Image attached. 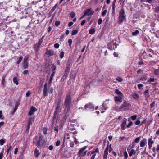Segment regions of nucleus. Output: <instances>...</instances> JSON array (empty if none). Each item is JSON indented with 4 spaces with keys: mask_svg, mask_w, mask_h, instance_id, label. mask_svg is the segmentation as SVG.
I'll return each instance as SVG.
<instances>
[{
    "mask_svg": "<svg viewBox=\"0 0 159 159\" xmlns=\"http://www.w3.org/2000/svg\"><path fill=\"white\" fill-rule=\"evenodd\" d=\"M12 148V147L11 146H10L9 147V148H8V149H7V155L9 152V150H10V149H11V148Z\"/></svg>",
    "mask_w": 159,
    "mask_h": 159,
    "instance_id": "nucleus-59",
    "label": "nucleus"
},
{
    "mask_svg": "<svg viewBox=\"0 0 159 159\" xmlns=\"http://www.w3.org/2000/svg\"><path fill=\"white\" fill-rule=\"evenodd\" d=\"M155 102L153 101L152 103L150 104V106L151 108L153 107L155 105Z\"/></svg>",
    "mask_w": 159,
    "mask_h": 159,
    "instance_id": "nucleus-58",
    "label": "nucleus"
},
{
    "mask_svg": "<svg viewBox=\"0 0 159 159\" xmlns=\"http://www.w3.org/2000/svg\"><path fill=\"white\" fill-rule=\"evenodd\" d=\"M132 96L133 98L136 100H138L139 98V95L136 93L133 94Z\"/></svg>",
    "mask_w": 159,
    "mask_h": 159,
    "instance_id": "nucleus-22",
    "label": "nucleus"
},
{
    "mask_svg": "<svg viewBox=\"0 0 159 159\" xmlns=\"http://www.w3.org/2000/svg\"><path fill=\"white\" fill-rule=\"evenodd\" d=\"M115 100L116 101L120 102H121L122 100V98L121 96H116L114 98Z\"/></svg>",
    "mask_w": 159,
    "mask_h": 159,
    "instance_id": "nucleus-12",
    "label": "nucleus"
},
{
    "mask_svg": "<svg viewBox=\"0 0 159 159\" xmlns=\"http://www.w3.org/2000/svg\"><path fill=\"white\" fill-rule=\"evenodd\" d=\"M116 80L119 82H121L122 81L123 79L120 77H118L116 79Z\"/></svg>",
    "mask_w": 159,
    "mask_h": 159,
    "instance_id": "nucleus-41",
    "label": "nucleus"
},
{
    "mask_svg": "<svg viewBox=\"0 0 159 159\" xmlns=\"http://www.w3.org/2000/svg\"><path fill=\"white\" fill-rule=\"evenodd\" d=\"M70 68L69 67H67L66 68V69L65 70V72L68 73L70 70Z\"/></svg>",
    "mask_w": 159,
    "mask_h": 159,
    "instance_id": "nucleus-61",
    "label": "nucleus"
},
{
    "mask_svg": "<svg viewBox=\"0 0 159 159\" xmlns=\"http://www.w3.org/2000/svg\"><path fill=\"white\" fill-rule=\"evenodd\" d=\"M22 59H23V57L22 56H20L19 57L18 60L17 61V62H16L17 64H19L21 61Z\"/></svg>",
    "mask_w": 159,
    "mask_h": 159,
    "instance_id": "nucleus-29",
    "label": "nucleus"
},
{
    "mask_svg": "<svg viewBox=\"0 0 159 159\" xmlns=\"http://www.w3.org/2000/svg\"><path fill=\"white\" fill-rule=\"evenodd\" d=\"M115 92L117 94L121 96H122V94L121 92L118 89H116Z\"/></svg>",
    "mask_w": 159,
    "mask_h": 159,
    "instance_id": "nucleus-26",
    "label": "nucleus"
},
{
    "mask_svg": "<svg viewBox=\"0 0 159 159\" xmlns=\"http://www.w3.org/2000/svg\"><path fill=\"white\" fill-rule=\"evenodd\" d=\"M107 12V10H104L102 13V16H104Z\"/></svg>",
    "mask_w": 159,
    "mask_h": 159,
    "instance_id": "nucleus-56",
    "label": "nucleus"
},
{
    "mask_svg": "<svg viewBox=\"0 0 159 159\" xmlns=\"http://www.w3.org/2000/svg\"><path fill=\"white\" fill-rule=\"evenodd\" d=\"M29 57L28 56H26L24 58V61H27Z\"/></svg>",
    "mask_w": 159,
    "mask_h": 159,
    "instance_id": "nucleus-52",
    "label": "nucleus"
},
{
    "mask_svg": "<svg viewBox=\"0 0 159 159\" xmlns=\"http://www.w3.org/2000/svg\"><path fill=\"white\" fill-rule=\"evenodd\" d=\"M98 106H96L95 107L93 105L90 104V109L93 110L95 109L96 110L98 109Z\"/></svg>",
    "mask_w": 159,
    "mask_h": 159,
    "instance_id": "nucleus-24",
    "label": "nucleus"
},
{
    "mask_svg": "<svg viewBox=\"0 0 159 159\" xmlns=\"http://www.w3.org/2000/svg\"><path fill=\"white\" fill-rule=\"evenodd\" d=\"M78 32V30H73L71 34L72 35H75L77 34Z\"/></svg>",
    "mask_w": 159,
    "mask_h": 159,
    "instance_id": "nucleus-30",
    "label": "nucleus"
},
{
    "mask_svg": "<svg viewBox=\"0 0 159 159\" xmlns=\"http://www.w3.org/2000/svg\"><path fill=\"white\" fill-rule=\"evenodd\" d=\"M89 9H88L84 13V16L86 15L89 16Z\"/></svg>",
    "mask_w": 159,
    "mask_h": 159,
    "instance_id": "nucleus-28",
    "label": "nucleus"
},
{
    "mask_svg": "<svg viewBox=\"0 0 159 159\" xmlns=\"http://www.w3.org/2000/svg\"><path fill=\"white\" fill-rule=\"evenodd\" d=\"M28 63L27 61H24L23 62V67L24 69H26L28 67Z\"/></svg>",
    "mask_w": 159,
    "mask_h": 159,
    "instance_id": "nucleus-18",
    "label": "nucleus"
},
{
    "mask_svg": "<svg viewBox=\"0 0 159 159\" xmlns=\"http://www.w3.org/2000/svg\"><path fill=\"white\" fill-rule=\"evenodd\" d=\"M55 72H52V73L51 74L50 77V79L53 80V77L55 75Z\"/></svg>",
    "mask_w": 159,
    "mask_h": 159,
    "instance_id": "nucleus-35",
    "label": "nucleus"
},
{
    "mask_svg": "<svg viewBox=\"0 0 159 159\" xmlns=\"http://www.w3.org/2000/svg\"><path fill=\"white\" fill-rule=\"evenodd\" d=\"M64 52H61L60 54V57L61 58H62L64 56Z\"/></svg>",
    "mask_w": 159,
    "mask_h": 159,
    "instance_id": "nucleus-36",
    "label": "nucleus"
},
{
    "mask_svg": "<svg viewBox=\"0 0 159 159\" xmlns=\"http://www.w3.org/2000/svg\"><path fill=\"white\" fill-rule=\"evenodd\" d=\"M107 149H105L103 154V159H107V156L108 154V151H107Z\"/></svg>",
    "mask_w": 159,
    "mask_h": 159,
    "instance_id": "nucleus-13",
    "label": "nucleus"
},
{
    "mask_svg": "<svg viewBox=\"0 0 159 159\" xmlns=\"http://www.w3.org/2000/svg\"><path fill=\"white\" fill-rule=\"evenodd\" d=\"M71 98L70 95H67L66 97L64 104L67 111L70 110V106L71 103Z\"/></svg>",
    "mask_w": 159,
    "mask_h": 159,
    "instance_id": "nucleus-2",
    "label": "nucleus"
},
{
    "mask_svg": "<svg viewBox=\"0 0 159 159\" xmlns=\"http://www.w3.org/2000/svg\"><path fill=\"white\" fill-rule=\"evenodd\" d=\"M125 12L123 9L121 10L120 12L119 15V20L118 23L121 24L123 20L125 19V16H124Z\"/></svg>",
    "mask_w": 159,
    "mask_h": 159,
    "instance_id": "nucleus-3",
    "label": "nucleus"
},
{
    "mask_svg": "<svg viewBox=\"0 0 159 159\" xmlns=\"http://www.w3.org/2000/svg\"><path fill=\"white\" fill-rule=\"evenodd\" d=\"M37 111L36 108L33 106H32L31 107L29 113V114L30 115H33L35 111Z\"/></svg>",
    "mask_w": 159,
    "mask_h": 159,
    "instance_id": "nucleus-9",
    "label": "nucleus"
},
{
    "mask_svg": "<svg viewBox=\"0 0 159 159\" xmlns=\"http://www.w3.org/2000/svg\"><path fill=\"white\" fill-rule=\"evenodd\" d=\"M43 133L44 134H46L47 133V129L45 127H44L43 129Z\"/></svg>",
    "mask_w": 159,
    "mask_h": 159,
    "instance_id": "nucleus-43",
    "label": "nucleus"
},
{
    "mask_svg": "<svg viewBox=\"0 0 159 159\" xmlns=\"http://www.w3.org/2000/svg\"><path fill=\"white\" fill-rule=\"evenodd\" d=\"M136 115H133L131 117V119H136Z\"/></svg>",
    "mask_w": 159,
    "mask_h": 159,
    "instance_id": "nucleus-64",
    "label": "nucleus"
},
{
    "mask_svg": "<svg viewBox=\"0 0 159 159\" xmlns=\"http://www.w3.org/2000/svg\"><path fill=\"white\" fill-rule=\"evenodd\" d=\"M86 148V147H84L82 148L79 151L78 153L80 156H83L85 155L86 153V151L85 149Z\"/></svg>",
    "mask_w": 159,
    "mask_h": 159,
    "instance_id": "nucleus-6",
    "label": "nucleus"
},
{
    "mask_svg": "<svg viewBox=\"0 0 159 159\" xmlns=\"http://www.w3.org/2000/svg\"><path fill=\"white\" fill-rule=\"evenodd\" d=\"M143 86V85L142 84H139L138 85V87L139 89H140Z\"/></svg>",
    "mask_w": 159,
    "mask_h": 159,
    "instance_id": "nucleus-55",
    "label": "nucleus"
},
{
    "mask_svg": "<svg viewBox=\"0 0 159 159\" xmlns=\"http://www.w3.org/2000/svg\"><path fill=\"white\" fill-rule=\"evenodd\" d=\"M69 46L70 47L72 43V40L71 39H69L68 41Z\"/></svg>",
    "mask_w": 159,
    "mask_h": 159,
    "instance_id": "nucleus-48",
    "label": "nucleus"
},
{
    "mask_svg": "<svg viewBox=\"0 0 159 159\" xmlns=\"http://www.w3.org/2000/svg\"><path fill=\"white\" fill-rule=\"evenodd\" d=\"M124 155L125 159H127L128 157V155L126 151H125L124 153Z\"/></svg>",
    "mask_w": 159,
    "mask_h": 159,
    "instance_id": "nucleus-38",
    "label": "nucleus"
},
{
    "mask_svg": "<svg viewBox=\"0 0 159 159\" xmlns=\"http://www.w3.org/2000/svg\"><path fill=\"white\" fill-rule=\"evenodd\" d=\"M154 74L157 75H158L159 74V70L158 69H157L154 70Z\"/></svg>",
    "mask_w": 159,
    "mask_h": 159,
    "instance_id": "nucleus-31",
    "label": "nucleus"
},
{
    "mask_svg": "<svg viewBox=\"0 0 159 159\" xmlns=\"http://www.w3.org/2000/svg\"><path fill=\"white\" fill-rule=\"evenodd\" d=\"M54 46L55 48H57L59 47V45L58 43H56L54 44Z\"/></svg>",
    "mask_w": 159,
    "mask_h": 159,
    "instance_id": "nucleus-50",
    "label": "nucleus"
},
{
    "mask_svg": "<svg viewBox=\"0 0 159 159\" xmlns=\"http://www.w3.org/2000/svg\"><path fill=\"white\" fill-rule=\"evenodd\" d=\"M61 142L60 140H58L57 141L56 143V145L57 146H58L60 145Z\"/></svg>",
    "mask_w": 159,
    "mask_h": 159,
    "instance_id": "nucleus-54",
    "label": "nucleus"
},
{
    "mask_svg": "<svg viewBox=\"0 0 159 159\" xmlns=\"http://www.w3.org/2000/svg\"><path fill=\"white\" fill-rule=\"evenodd\" d=\"M75 16V14L74 12H71L70 13V16L72 18H73Z\"/></svg>",
    "mask_w": 159,
    "mask_h": 159,
    "instance_id": "nucleus-45",
    "label": "nucleus"
},
{
    "mask_svg": "<svg viewBox=\"0 0 159 159\" xmlns=\"http://www.w3.org/2000/svg\"><path fill=\"white\" fill-rule=\"evenodd\" d=\"M141 136H140L139 137H137V138H136L135 139V143H138L139 142V141L140 140V139H141Z\"/></svg>",
    "mask_w": 159,
    "mask_h": 159,
    "instance_id": "nucleus-34",
    "label": "nucleus"
},
{
    "mask_svg": "<svg viewBox=\"0 0 159 159\" xmlns=\"http://www.w3.org/2000/svg\"><path fill=\"white\" fill-rule=\"evenodd\" d=\"M106 149H107V151H109V152H110L112 150V148L111 147V145L110 144L109 146L107 145L106 148Z\"/></svg>",
    "mask_w": 159,
    "mask_h": 159,
    "instance_id": "nucleus-20",
    "label": "nucleus"
},
{
    "mask_svg": "<svg viewBox=\"0 0 159 159\" xmlns=\"http://www.w3.org/2000/svg\"><path fill=\"white\" fill-rule=\"evenodd\" d=\"M60 111V106L58 105L56 107V110L55 113V115L57 114Z\"/></svg>",
    "mask_w": 159,
    "mask_h": 159,
    "instance_id": "nucleus-17",
    "label": "nucleus"
},
{
    "mask_svg": "<svg viewBox=\"0 0 159 159\" xmlns=\"http://www.w3.org/2000/svg\"><path fill=\"white\" fill-rule=\"evenodd\" d=\"M69 111L68 110V111H67V112H66L65 116V119H66L67 118V117L68 116H69V112H68V111Z\"/></svg>",
    "mask_w": 159,
    "mask_h": 159,
    "instance_id": "nucleus-44",
    "label": "nucleus"
},
{
    "mask_svg": "<svg viewBox=\"0 0 159 159\" xmlns=\"http://www.w3.org/2000/svg\"><path fill=\"white\" fill-rule=\"evenodd\" d=\"M86 20H84L83 21H82L81 23V25L82 26H83L84 25V24L86 23Z\"/></svg>",
    "mask_w": 159,
    "mask_h": 159,
    "instance_id": "nucleus-62",
    "label": "nucleus"
},
{
    "mask_svg": "<svg viewBox=\"0 0 159 159\" xmlns=\"http://www.w3.org/2000/svg\"><path fill=\"white\" fill-rule=\"evenodd\" d=\"M43 42L42 39H40L38 43L34 46V49L36 52H37L39 50V47Z\"/></svg>",
    "mask_w": 159,
    "mask_h": 159,
    "instance_id": "nucleus-5",
    "label": "nucleus"
},
{
    "mask_svg": "<svg viewBox=\"0 0 159 159\" xmlns=\"http://www.w3.org/2000/svg\"><path fill=\"white\" fill-rule=\"evenodd\" d=\"M144 94L145 95L146 98H148L150 97V96L148 93V90H146L144 92Z\"/></svg>",
    "mask_w": 159,
    "mask_h": 159,
    "instance_id": "nucleus-16",
    "label": "nucleus"
},
{
    "mask_svg": "<svg viewBox=\"0 0 159 159\" xmlns=\"http://www.w3.org/2000/svg\"><path fill=\"white\" fill-rule=\"evenodd\" d=\"M5 141L4 140L1 139L0 140V144L1 145H3V143H4Z\"/></svg>",
    "mask_w": 159,
    "mask_h": 159,
    "instance_id": "nucleus-49",
    "label": "nucleus"
},
{
    "mask_svg": "<svg viewBox=\"0 0 159 159\" xmlns=\"http://www.w3.org/2000/svg\"><path fill=\"white\" fill-rule=\"evenodd\" d=\"M147 139L146 138L143 139L140 142V146L141 147H144L147 144Z\"/></svg>",
    "mask_w": 159,
    "mask_h": 159,
    "instance_id": "nucleus-8",
    "label": "nucleus"
},
{
    "mask_svg": "<svg viewBox=\"0 0 159 159\" xmlns=\"http://www.w3.org/2000/svg\"><path fill=\"white\" fill-rule=\"evenodd\" d=\"M132 125V122L131 121L129 122L128 125H127V127L128 128H129Z\"/></svg>",
    "mask_w": 159,
    "mask_h": 159,
    "instance_id": "nucleus-42",
    "label": "nucleus"
},
{
    "mask_svg": "<svg viewBox=\"0 0 159 159\" xmlns=\"http://www.w3.org/2000/svg\"><path fill=\"white\" fill-rule=\"evenodd\" d=\"M37 145L38 148H39L44 144V141L42 137L40 136L39 137V139L37 140Z\"/></svg>",
    "mask_w": 159,
    "mask_h": 159,
    "instance_id": "nucleus-4",
    "label": "nucleus"
},
{
    "mask_svg": "<svg viewBox=\"0 0 159 159\" xmlns=\"http://www.w3.org/2000/svg\"><path fill=\"white\" fill-rule=\"evenodd\" d=\"M48 148L49 150H52L53 149V147L52 145H50L49 146Z\"/></svg>",
    "mask_w": 159,
    "mask_h": 159,
    "instance_id": "nucleus-57",
    "label": "nucleus"
},
{
    "mask_svg": "<svg viewBox=\"0 0 159 159\" xmlns=\"http://www.w3.org/2000/svg\"><path fill=\"white\" fill-rule=\"evenodd\" d=\"M95 31V30L94 28L91 29L90 30V34H93Z\"/></svg>",
    "mask_w": 159,
    "mask_h": 159,
    "instance_id": "nucleus-39",
    "label": "nucleus"
},
{
    "mask_svg": "<svg viewBox=\"0 0 159 159\" xmlns=\"http://www.w3.org/2000/svg\"><path fill=\"white\" fill-rule=\"evenodd\" d=\"M155 79L154 78H151L149 80L147 81L148 82H153L155 81Z\"/></svg>",
    "mask_w": 159,
    "mask_h": 159,
    "instance_id": "nucleus-47",
    "label": "nucleus"
},
{
    "mask_svg": "<svg viewBox=\"0 0 159 159\" xmlns=\"http://www.w3.org/2000/svg\"><path fill=\"white\" fill-rule=\"evenodd\" d=\"M56 126L54 127V130L56 131L57 133L58 132V128L59 127L58 125L57 124L56 125H55Z\"/></svg>",
    "mask_w": 159,
    "mask_h": 159,
    "instance_id": "nucleus-40",
    "label": "nucleus"
},
{
    "mask_svg": "<svg viewBox=\"0 0 159 159\" xmlns=\"http://www.w3.org/2000/svg\"><path fill=\"white\" fill-rule=\"evenodd\" d=\"M47 84L46 83L44 87V89L43 91V95L44 97H45L47 95Z\"/></svg>",
    "mask_w": 159,
    "mask_h": 159,
    "instance_id": "nucleus-11",
    "label": "nucleus"
},
{
    "mask_svg": "<svg viewBox=\"0 0 159 159\" xmlns=\"http://www.w3.org/2000/svg\"><path fill=\"white\" fill-rule=\"evenodd\" d=\"M102 22V20L101 18H99L98 20V24L99 25H100Z\"/></svg>",
    "mask_w": 159,
    "mask_h": 159,
    "instance_id": "nucleus-51",
    "label": "nucleus"
},
{
    "mask_svg": "<svg viewBox=\"0 0 159 159\" xmlns=\"http://www.w3.org/2000/svg\"><path fill=\"white\" fill-rule=\"evenodd\" d=\"M139 30H135V32H132V34L134 36H135L137 34H139Z\"/></svg>",
    "mask_w": 159,
    "mask_h": 159,
    "instance_id": "nucleus-32",
    "label": "nucleus"
},
{
    "mask_svg": "<svg viewBox=\"0 0 159 159\" xmlns=\"http://www.w3.org/2000/svg\"><path fill=\"white\" fill-rule=\"evenodd\" d=\"M131 107V105L126 102H125L120 106L118 109H117V111H126L129 110Z\"/></svg>",
    "mask_w": 159,
    "mask_h": 159,
    "instance_id": "nucleus-1",
    "label": "nucleus"
},
{
    "mask_svg": "<svg viewBox=\"0 0 159 159\" xmlns=\"http://www.w3.org/2000/svg\"><path fill=\"white\" fill-rule=\"evenodd\" d=\"M154 142L152 139V138H150L148 139V148L149 149H151L152 147V145Z\"/></svg>",
    "mask_w": 159,
    "mask_h": 159,
    "instance_id": "nucleus-7",
    "label": "nucleus"
},
{
    "mask_svg": "<svg viewBox=\"0 0 159 159\" xmlns=\"http://www.w3.org/2000/svg\"><path fill=\"white\" fill-rule=\"evenodd\" d=\"M19 105V102H16L15 106V108L14 109L13 111V112L12 113L13 114L15 112V111L17 110V109Z\"/></svg>",
    "mask_w": 159,
    "mask_h": 159,
    "instance_id": "nucleus-21",
    "label": "nucleus"
},
{
    "mask_svg": "<svg viewBox=\"0 0 159 159\" xmlns=\"http://www.w3.org/2000/svg\"><path fill=\"white\" fill-rule=\"evenodd\" d=\"M126 124V121H125L123 122L122 124L121 125V129L122 130H124L125 129V126Z\"/></svg>",
    "mask_w": 159,
    "mask_h": 159,
    "instance_id": "nucleus-23",
    "label": "nucleus"
},
{
    "mask_svg": "<svg viewBox=\"0 0 159 159\" xmlns=\"http://www.w3.org/2000/svg\"><path fill=\"white\" fill-rule=\"evenodd\" d=\"M1 84L2 86L4 87L5 84V77H2V82H1Z\"/></svg>",
    "mask_w": 159,
    "mask_h": 159,
    "instance_id": "nucleus-19",
    "label": "nucleus"
},
{
    "mask_svg": "<svg viewBox=\"0 0 159 159\" xmlns=\"http://www.w3.org/2000/svg\"><path fill=\"white\" fill-rule=\"evenodd\" d=\"M136 151L133 149L130 150L129 152V156L131 157L133 155H134L136 154Z\"/></svg>",
    "mask_w": 159,
    "mask_h": 159,
    "instance_id": "nucleus-14",
    "label": "nucleus"
},
{
    "mask_svg": "<svg viewBox=\"0 0 159 159\" xmlns=\"http://www.w3.org/2000/svg\"><path fill=\"white\" fill-rule=\"evenodd\" d=\"M13 81L14 83L16 85H18V80L16 77H14L13 78Z\"/></svg>",
    "mask_w": 159,
    "mask_h": 159,
    "instance_id": "nucleus-27",
    "label": "nucleus"
},
{
    "mask_svg": "<svg viewBox=\"0 0 159 159\" xmlns=\"http://www.w3.org/2000/svg\"><path fill=\"white\" fill-rule=\"evenodd\" d=\"M31 93L30 91H28L26 93V97H29L30 95L31 94Z\"/></svg>",
    "mask_w": 159,
    "mask_h": 159,
    "instance_id": "nucleus-46",
    "label": "nucleus"
},
{
    "mask_svg": "<svg viewBox=\"0 0 159 159\" xmlns=\"http://www.w3.org/2000/svg\"><path fill=\"white\" fill-rule=\"evenodd\" d=\"M55 24L56 26H57L60 24V22L59 21H56Z\"/></svg>",
    "mask_w": 159,
    "mask_h": 159,
    "instance_id": "nucleus-53",
    "label": "nucleus"
},
{
    "mask_svg": "<svg viewBox=\"0 0 159 159\" xmlns=\"http://www.w3.org/2000/svg\"><path fill=\"white\" fill-rule=\"evenodd\" d=\"M33 122V120H30L29 121L28 126L30 127V125L32 124Z\"/></svg>",
    "mask_w": 159,
    "mask_h": 159,
    "instance_id": "nucleus-37",
    "label": "nucleus"
},
{
    "mask_svg": "<svg viewBox=\"0 0 159 159\" xmlns=\"http://www.w3.org/2000/svg\"><path fill=\"white\" fill-rule=\"evenodd\" d=\"M28 72H29V71L28 70H25L23 71V73L24 75H25V74H28Z\"/></svg>",
    "mask_w": 159,
    "mask_h": 159,
    "instance_id": "nucleus-63",
    "label": "nucleus"
},
{
    "mask_svg": "<svg viewBox=\"0 0 159 159\" xmlns=\"http://www.w3.org/2000/svg\"><path fill=\"white\" fill-rule=\"evenodd\" d=\"M141 124V122L139 120H137L135 122V124L136 125H139V124Z\"/></svg>",
    "mask_w": 159,
    "mask_h": 159,
    "instance_id": "nucleus-60",
    "label": "nucleus"
},
{
    "mask_svg": "<svg viewBox=\"0 0 159 159\" xmlns=\"http://www.w3.org/2000/svg\"><path fill=\"white\" fill-rule=\"evenodd\" d=\"M45 54H47L48 57H50L53 55L54 52L52 50H48L46 51Z\"/></svg>",
    "mask_w": 159,
    "mask_h": 159,
    "instance_id": "nucleus-10",
    "label": "nucleus"
},
{
    "mask_svg": "<svg viewBox=\"0 0 159 159\" xmlns=\"http://www.w3.org/2000/svg\"><path fill=\"white\" fill-rule=\"evenodd\" d=\"M97 152L98 150L96 149L94 151H92L91 152V154H93L91 156V159H94L95 154H94V153L95 152Z\"/></svg>",
    "mask_w": 159,
    "mask_h": 159,
    "instance_id": "nucleus-15",
    "label": "nucleus"
},
{
    "mask_svg": "<svg viewBox=\"0 0 159 159\" xmlns=\"http://www.w3.org/2000/svg\"><path fill=\"white\" fill-rule=\"evenodd\" d=\"M34 155L35 157H38L39 155V151L37 150L36 149L35 150Z\"/></svg>",
    "mask_w": 159,
    "mask_h": 159,
    "instance_id": "nucleus-25",
    "label": "nucleus"
},
{
    "mask_svg": "<svg viewBox=\"0 0 159 159\" xmlns=\"http://www.w3.org/2000/svg\"><path fill=\"white\" fill-rule=\"evenodd\" d=\"M56 68V66L54 65H52V66L51 67V70L53 72H55V70Z\"/></svg>",
    "mask_w": 159,
    "mask_h": 159,
    "instance_id": "nucleus-33",
    "label": "nucleus"
}]
</instances>
